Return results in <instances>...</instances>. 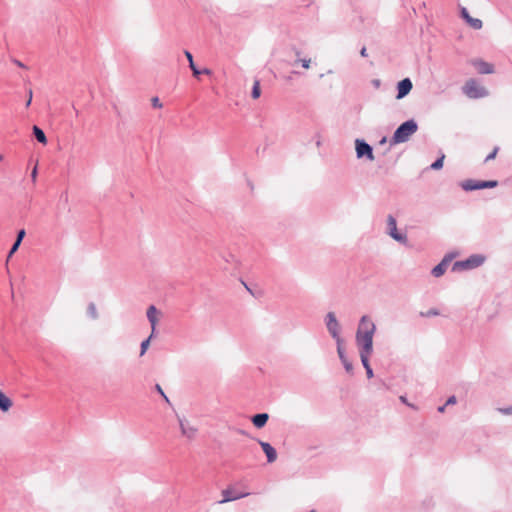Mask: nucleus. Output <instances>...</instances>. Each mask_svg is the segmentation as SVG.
<instances>
[{
    "instance_id": "nucleus-1",
    "label": "nucleus",
    "mask_w": 512,
    "mask_h": 512,
    "mask_svg": "<svg viewBox=\"0 0 512 512\" xmlns=\"http://www.w3.org/2000/svg\"><path fill=\"white\" fill-rule=\"evenodd\" d=\"M376 331V325L372 319L364 315L360 318L356 331V344L358 347L373 348V336Z\"/></svg>"
},
{
    "instance_id": "nucleus-2",
    "label": "nucleus",
    "mask_w": 512,
    "mask_h": 512,
    "mask_svg": "<svg viewBox=\"0 0 512 512\" xmlns=\"http://www.w3.org/2000/svg\"><path fill=\"white\" fill-rule=\"evenodd\" d=\"M418 124L414 119H409L401 123L394 131L390 143L391 145L404 143L417 131Z\"/></svg>"
},
{
    "instance_id": "nucleus-3",
    "label": "nucleus",
    "mask_w": 512,
    "mask_h": 512,
    "mask_svg": "<svg viewBox=\"0 0 512 512\" xmlns=\"http://www.w3.org/2000/svg\"><path fill=\"white\" fill-rule=\"evenodd\" d=\"M485 261V257L480 254H473L465 260L456 261L452 265V272H460L464 270H472L481 266Z\"/></svg>"
},
{
    "instance_id": "nucleus-4",
    "label": "nucleus",
    "mask_w": 512,
    "mask_h": 512,
    "mask_svg": "<svg viewBox=\"0 0 512 512\" xmlns=\"http://www.w3.org/2000/svg\"><path fill=\"white\" fill-rule=\"evenodd\" d=\"M463 93L471 99H479L488 96V90L478 84L475 79H469L464 84Z\"/></svg>"
},
{
    "instance_id": "nucleus-5",
    "label": "nucleus",
    "mask_w": 512,
    "mask_h": 512,
    "mask_svg": "<svg viewBox=\"0 0 512 512\" xmlns=\"http://www.w3.org/2000/svg\"><path fill=\"white\" fill-rule=\"evenodd\" d=\"M325 325H326V328H327L329 334L335 340L336 345L343 344V339L340 336L341 326H340L334 312H328L326 314Z\"/></svg>"
},
{
    "instance_id": "nucleus-6",
    "label": "nucleus",
    "mask_w": 512,
    "mask_h": 512,
    "mask_svg": "<svg viewBox=\"0 0 512 512\" xmlns=\"http://www.w3.org/2000/svg\"><path fill=\"white\" fill-rule=\"evenodd\" d=\"M461 188L465 191H474L481 189H490L498 186L497 180H474L467 179L461 182Z\"/></svg>"
},
{
    "instance_id": "nucleus-7",
    "label": "nucleus",
    "mask_w": 512,
    "mask_h": 512,
    "mask_svg": "<svg viewBox=\"0 0 512 512\" xmlns=\"http://www.w3.org/2000/svg\"><path fill=\"white\" fill-rule=\"evenodd\" d=\"M355 151L357 159L374 160L373 147L364 139L357 138L355 140Z\"/></svg>"
},
{
    "instance_id": "nucleus-8",
    "label": "nucleus",
    "mask_w": 512,
    "mask_h": 512,
    "mask_svg": "<svg viewBox=\"0 0 512 512\" xmlns=\"http://www.w3.org/2000/svg\"><path fill=\"white\" fill-rule=\"evenodd\" d=\"M387 228L389 236L395 241L407 245L408 239L406 234L400 233L397 230V222L393 215L389 214L387 217Z\"/></svg>"
},
{
    "instance_id": "nucleus-9",
    "label": "nucleus",
    "mask_w": 512,
    "mask_h": 512,
    "mask_svg": "<svg viewBox=\"0 0 512 512\" xmlns=\"http://www.w3.org/2000/svg\"><path fill=\"white\" fill-rule=\"evenodd\" d=\"M470 63L480 74H492L495 71L493 64L479 58L472 59Z\"/></svg>"
},
{
    "instance_id": "nucleus-10",
    "label": "nucleus",
    "mask_w": 512,
    "mask_h": 512,
    "mask_svg": "<svg viewBox=\"0 0 512 512\" xmlns=\"http://www.w3.org/2000/svg\"><path fill=\"white\" fill-rule=\"evenodd\" d=\"M413 88L410 78H404L397 83L396 99L400 100L406 97Z\"/></svg>"
},
{
    "instance_id": "nucleus-11",
    "label": "nucleus",
    "mask_w": 512,
    "mask_h": 512,
    "mask_svg": "<svg viewBox=\"0 0 512 512\" xmlns=\"http://www.w3.org/2000/svg\"><path fill=\"white\" fill-rule=\"evenodd\" d=\"M184 54L189 62V68L191 69L194 77L199 78V76L202 74L210 75L212 73L208 68L198 69L197 66H195L193 55L190 51L185 50Z\"/></svg>"
},
{
    "instance_id": "nucleus-12",
    "label": "nucleus",
    "mask_w": 512,
    "mask_h": 512,
    "mask_svg": "<svg viewBox=\"0 0 512 512\" xmlns=\"http://www.w3.org/2000/svg\"><path fill=\"white\" fill-rule=\"evenodd\" d=\"M259 445L261 446L263 452L267 457L268 463H273L277 459L276 449L268 442L258 440Z\"/></svg>"
},
{
    "instance_id": "nucleus-13",
    "label": "nucleus",
    "mask_w": 512,
    "mask_h": 512,
    "mask_svg": "<svg viewBox=\"0 0 512 512\" xmlns=\"http://www.w3.org/2000/svg\"><path fill=\"white\" fill-rule=\"evenodd\" d=\"M337 354L339 356V359L346 370L347 373L352 374L353 373V364L352 362L347 358L345 350L343 348V344L337 345Z\"/></svg>"
},
{
    "instance_id": "nucleus-14",
    "label": "nucleus",
    "mask_w": 512,
    "mask_h": 512,
    "mask_svg": "<svg viewBox=\"0 0 512 512\" xmlns=\"http://www.w3.org/2000/svg\"><path fill=\"white\" fill-rule=\"evenodd\" d=\"M222 494H223V500L220 501V503L238 500V499L248 496L250 493L236 492L235 490L228 488V489L224 490Z\"/></svg>"
},
{
    "instance_id": "nucleus-15",
    "label": "nucleus",
    "mask_w": 512,
    "mask_h": 512,
    "mask_svg": "<svg viewBox=\"0 0 512 512\" xmlns=\"http://www.w3.org/2000/svg\"><path fill=\"white\" fill-rule=\"evenodd\" d=\"M181 432L187 438H193L196 435L197 429L182 418H178Z\"/></svg>"
},
{
    "instance_id": "nucleus-16",
    "label": "nucleus",
    "mask_w": 512,
    "mask_h": 512,
    "mask_svg": "<svg viewBox=\"0 0 512 512\" xmlns=\"http://www.w3.org/2000/svg\"><path fill=\"white\" fill-rule=\"evenodd\" d=\"M372 352H373V348L359 347L361 363L365 370L367 369V367L368 368L371 367L370 362H369V357L372 354Z\"/></svg>"
},
{
    "instance_id": "nucleus-17",
    "label": "nucleus",
    "mask_w": 512,
    "mask_h": 512,
    "mask_svg": "<svg viewBox=\"0 0 512 512\" xmlns=\"http://www.w3.org/2000/svg\"><path fill=\"white\" fill-rule=\"evenodd\" d=\"M268 419L269 415L267 413H257L251 417V422L256 428L260 429L266 425Z\"/></svg>"
},
{
    "instance_id": "nucleus-18",
    "label": "nucleus",
    "mask_w": 512,
    "mask_h": 512,
    "mask_svg": "<svg viewBox=\"0 0 512 512\" xmlns=\"http://www.w3.org/2000/svg\"><path fill=\"white\" fill-rule=\"evenodd\" d=\"M157 313H158V310H157V308L154 305H150L148 307V309H147V318H148V321L151 324L152 334H154L155 330H156V324H157V321H158Z\"/></svg>"
},
{
    "instance_id": "nucleus-19",
    "label": "nucleus",
    "mask_w": 512,
    "mask_h": 512,
    "mask_svg": "<svg viewBox=\"0 0 512 512\" xmlns=\"http://www.w3.org/2000/svg\"><path fill=\"white\" fill-rule=\"evenodd\" d=\"M25 234H26V232H25L24 229H20L17 232L16 239H15L13 245L11 246V248L9 250V253H8V256H7L8 259L10 257H12V255L18 250L19 246L21 245V242H22L23 238L25 237Z\"/></svg>"
},
{
    "instance_id": "nucleus-20",
    "label": "nucleus",
    "mask_w": 512,
    "mask_h": 512,
    "mask_svg": "<svg viewBox=\"0 0 512 512\" xmlns=\"http://www.w3.org/2000/svg\"><path fill=\"white\" fill-rule=\"evenodd\" d=\"M12 407V400L0 390V410L7 412Z\"/></svg>"
},
{
    "instance_id": "nucleus-21",
    "label": "nucleus",
    "mask_w": 512,
    "mask_h": 512,
    "mask_svg": "<svg viewBox=\"0 0 512 512\" xmlns=\"http://www.w3.org/2000/svg\"><path fill=\"white\" fill-rule=\"evenodd\" d=\"M33 135L39 143H41V144L47 143V137H46L44 131L37 125L33 126Z\"/></svg>"
},
{
    "instance_id": "nucleus-22",
    "label": "nucleus",
    "mask_w": 512,
    "mask_h": 512,
    "mask_svg": "<svg viewBox=\"0 0 512 512\" xmlns=\"http://www.w3.org/2000/svg\"><path fill=\"white\" fill-rule=\"evenodd\" d=\"M447 265H446V261H441L440 263H438L431 271V274L438 278L440 276H442L445 271L447 270Z\"/></svg>"
},
{
    "instance_id": "nucleus-23",
    "label": "nucleus",
    "mask_w": 512,
    "mask_h": 512,
    "mask_svg": "<svg viewBox=\"0 0 512 512\" xmlns=\"http://www.w3.org/2000/svg\"><path fill=\"white\" fill-rule=\"evenodd\" d=\"M261 95V89H260V81L259 80H255L254 81V84H253V87H252V90H251V97L253 99H258Z\"/></svg>"
},
{
    "instance_id": "nucleus-24",
    "label": "nucleus",
    "mask_w": 512,
    "mask_h": 512,
    "mask_svg": "<svg viewBox=\"0 0 512 512\" xmlns=\"http://www.w3.org/2000/svg\"><path fill=\"white\" fill-rule=\"evenodd\" d=\"M444 158H445V155L442 154L440 157H438L431 165H430V169L431 170H440L442 167H443V164H444Z\"/></svg>"
},
{
    "instance_id": "nucleus-25",
    "label": "nucleus",
    "mask_w": 512,
    "mask_h": 512,
    "mask_svg": "<svg viewBox=\"0 0 512 512\" xmlns=\"http://www.w3.org/2000/svg\"><path fill=\"white\" fill-rule=\"evenodd\" d=\"M469 26H471L475 30H480L483 26V23L478 18H469L468 22H466Z\"/></svg>"
},
{
    "instance_id": "nucleus-26",
    "label": "nucleus",
    "mask_w": 512,
    "mask_h": 512,
    "mask_svg": "<svg viewBox=\"0 0 512 512\" xmlns=\"http://www.w3.org/2000/svg\"><path fill=\"white\" fill-rule=\"evenodd\" d=\"M87 314L89 317H91L94 320L98 318V312L96 309V305L93 302L89 303V305L87 307Z\"/></svg>"
},
{
    "instance_id": "nucleus-27",
    "label": "nucleus",
    "mask_w": 512,
    "mask_h": 512,
    "mask_svg": "<svg viewBox=\"0 0 512 512\" xmlns=\"http://www.w3.org/2000/svg\"><path fill=\"white\" fill-rule=\"evenodd\" d=\"M153 335L154 334L151 333V335L147 339L142 341V343L140 345V356H143L145 354V352L147 351L149 344H150V340L153 337Z\"/></svg>"
},
{
    "instance_id": "nucleus-28",
    "label": "nucleus",
    "mask_w": 512,
    "mask_h": 512,
    "mask_svg": "<svg viewBox=\"0 0 512 512\" xmlns=\"http://www.w3.org/2000/svg\"><path fill=\"white\" fill-rule=\"evenodd\" d=\"M438 315H440V312L436 308H431V309H429L426 312H421L420 313L421 317H433V316H438Z\"/></svg>"
},
{
    "instance_id": "nucleus-29",
    "label": "nucleus",
    "mask_w": 512,
    "mask_h": 512,
    "mask_svg": "<svg viewBox=\"0 0 512 512\" xmlns=\"http://www.w3.org/2000/svg\"><path fill=\"white\" fill-rule=\"evenodd\" d=\"M155 390L162 396L166 403L171 405L169 398L167 397V395L165 394V392L163 391L162 387L159 384L155 385Z\"/></svg>"
},
{
    "instance_id": "nucleus-30",
    "label": "nucleus",
    "mask_w": 512,
    "mask_h": 512,
    "mask_svg": "<svg viewBox=\"0 0 512 512\" xmlns=\"http://www.w3.org/2000/svg\"><path fill=\"white\" fill-rule=\"evenodd\" d=\"M296 63H301V66L305 69H308L310 67V63H311V60L308 59V58H304V59H297L294 64Z\"/></svg>"
},
{
    "instance_id": "nucleus-31",
    "label": "nucleus",
    "mask_w": 512,
    "mask_h": 512,
    "mask_svg": "<svg viewBox=\"0 0 512 512\" xmlns=\"http://www.w3.org/2000/svg\"><path fill=\"white\" fill-rule=\"evenodd\" d=\"M460 16L463 20H465V22H468L469 18H471L468 10L465 7L460 9Z\"/></svg>"
},
{
    "instance_id": "nucleus-32",
    "label": "nucleus",
    "mask_w": 512,
    "mask_h": 512,
    "mask_svg": "<svg viewBox=\"0 0 512 512\" xmlns=\"http://www.w3.org/2000/svg\"><path fill=\"white\" fill-rule=\"evenodd\" d=\"M498 150H499V148L495 147L493 149V151L486 156L484 162H488V161L494 159L496 157L497 153H498Z\"/></svg>"
},
{
    "instance_id": "nucleus-33",
    "label": "nucleus",
    "mask_w": 512,
    "mask_h": 512,
    "mask_svg": "<svg viewBox=\"0 0 512 512\" xmlns=\"http://www.w3.org/2000/svg\"><path fill=\"white\" fill-rule=\"evenodd\" d=\"M503 415H512V406L501 407L497 409Z\"/></svg>"
},
{
    "instance_id": "nucleus-34",
    "label": "nucleus",
    "mask_w": 512,
    "mask_h": 512,
    "mask_svg": "<svg viewBox=\"0 0 512 512\" xmlns=\"http://www.w3.org/2000/svg\"><path fill=\"white\" fill-rule=\"evenodd\" d=\"M152 106L154 108H161L162 107V103L160 102L158 97H153L152 98Z\"/></svg>"
},
{
    "instance_id": "nucleus-35",
    "label": "nucleus",
    "mask_w": 512,
    "mask_h": 512,
    "mask_svg": "<svg viewBox=\"0 0 512 512\" xmlns=\"http://www.w3.org/2000/svg\"><path fill=\"white\" fill-rule=\"evenodd\" d=\"M456 402H457L456 396L452 395V396L448 397L445 404H446V406H449V405L456 404Z\"/></svg>"
},
{
    "instance_id": "nucleus-36",
    "label": "nucleus",
    "mask_w": 512,
    "mask_h": 512,
    "mask_svg": "<svg viewBox=\"0 0 512 512\" xmlns=\"http://www.w3.org/2000/svg\"><path fill=\"white\" fill-rule=\"evenodd\" d=\"M453 257V254H447L441 261H446V265L448 266L449 263L452 261Z\"/></svg>"
},
{
    "instance_id": "nucleus-37",
    "label": "nucleus",
    "mask_w": 512,
    "mask_h": 512,
    "mask_svg": "<svg viewBox=\"0 0 512 512\" xmlns=\"http://www.w3.org/2000/svg\"><path fill=\"white\" fill-rule=\"evenodd\" d=\"M37 173H38V172H37V167H34V168H33V170H32V172H31V179H32V181H33V182H35V181H36Z\"/></svg>"
},
{
    "instance_id": "nucleus-38",
    "label": "nucleus",
    "mask_w": 512,
    "mask_h": 512,
    "mask_svg": "<svg viewBox=\"0 0 512 512\" xmlns=\"http://www.w3.org/2000/svg\"><path fill=\"white\" fill-rule=\"evenodd\" d=\"M365 371H366V375L369 379L374 376L373 369L371 367L370 368L367 367V369Z\"/></svg>"
},
{
    "instance_id": "nucleus-39",
    "label": "nucleus",
    "mask_w": 512,
    "mask_h": 512,
    "mask_svg": "<svg viewBox=\"0 0 512 512\" xmlns=\"http://www.w3.org/2000/svg\"><path fill=\"white\" fill-rule=\"evenodd\" d=\"M13 63H15L18 67L25 68V65L17 59H14Z\"/></svg>"
},
{
    "instance_id": "nucleus-40",
    "label": "nucleus",
    "mask_w": 512,
    "mask_h": 512,
    "mask_svg": "<svg viewBox=\"0 0 512 512\" xmlns=\"http://www.w3.org/2000/svg\"><path fill=\"white\" fill-rule=\"evenodd\" d=\"M360 55L362 57H366L367 56V49H366V47H362V49L360 50Z\"/></svg>"
},
{
    "instance_id": "nucleus-41",
    "label": "nucleus",
    "mask_w": 512,
    "mask_h": 512,
    "mask_svg": "<svg viewBox=\"0 0 512 512\" xmlns=\"http://www.w3.org/2000/svg\"><path fill=\"white\" fill-rule=\"evenodd\" d=\"M446 407H447L446 404H444L442 406H439L437 410H438V412L443 413L445 411Z\"/></svg>"
},
{
    "instance_id": "nucleus-42",
    "label": "nucleus",
    "mask_w": 512,
    "mask_h": 512,
    "mask_svg": "<svg viewBox=\"0 0 512 512\" xmlns=\"http://www.w3.org/2000/svg\"><path fill=\"white\" fill-rule=\"evenodd\" d=\"M400 401L406 405H408V401H407V398L405 396H400Z\"/></svg>"
},
{
    "instance_id": "nucleus-43",
    "label": "nucleus",
    "mask_w": 512,
    "mask_h": 512,
    "mask_svg": "<svg viewBox=\"0 0 512 512\" xmlns=\"http://www.w3.org/2000/svg\"><path fill=\"white\" fill-rule=\"evenodd\" d=\"M317 140H316V145L317 147H320L321 146V138H320V135H317Z\"/></svg>"
},
{
    "instance_id": "nucleus-44",
    "label": "nucleus",
    "mask_w": 512,
    "mask_h": 512,
    "mask_svg": "<svg viewBox=\"0 0 512 512\" xmlns=\"http://www.w3.org/2000/svg\"><path fill=\"white\" fill-rule=\"evenodd\" d=\"M31 102H32V100L28 98V100H26L25 106L29 107L31 105Z\"/></svg>"
},
{
    "instance_id": "nucleus-45",
    "label": "nucleus",
    "mask_w": 512,
    "mask_h": 512,
    "mask_svg": "<svg viewBox=\"0 0 512 512\" xmlns=\"http://www.w3.org/2000/svg\"><path fill=\"white\" fill-rule=\"evenodd\" d=\"M32 95H33V93H32V90L30 89V90L28 91V96H29L28 98H29V99H31V100H32Z\"/></svg>"
},
{
    "instance_id": "nucleus-46",
    "label": "nucleus",
    "mask_w": 512,
    "mask_h": 512,
    "mask_svg": "<svg viewBox=\"0 0 512 512\" xmlns=\"http://www.w3.org/2000/svg\"><path fill=\"white\" fill-rule=\"evenodd\" d=\"M295 54H296L297 56H300V54H301L300 50L295 49Z\"/></svg>"
},
{
    "instance_id": "nucleus-47",
    "label": "nucleus",
    "mask_w": 512,
    "mask_h": 512,
    "mask_svg": "<svg viewBox=\"0 0 512 512\" xmlns=\"http://www.w3.org/2000/svg\"><path fill=\"white\" fill-rule=\"evenodd\" d=\"M379 84H380V81H379V80H375V81H374V85L379 86Z\"/></svg>"
},
{
    "instance_id": "nucleus-48",
    "label": "nucleus",
    "mask_w": 512,
    "mask_h": 512,
    "mask_svg": "<svg viewBox=\"0 0 512 512\" xmlns=\"http://www.w3.org/2000/svg\"><path fill=\"white\" fill-rule=\"evenodd\" d=\"M407 406H409V407H411V408H413V409H416V407H415L413 404H411V403H408V405H407Z\"/></svg>"
},
{
    "instance_id": "nucleus-49",
    "label": "nucleus",
    "mask_w": 512,
    "mask_h": 512,
    "mask_svg": "<svg viewBox=\"0 0 512 512\" xmlns=\"http://www.w3.org/2000/svg\"><path fill=\"white\" fill-rule=\"evenodd\" d=\"M386 141V138L384 137L382 140H381V143H384Z\"/></svg>"
},
{
    "instance_id": "nucleus-50",
    "label": "nucleus",
    "mask_w": 512,
    "mask_h": 512,
    "mask_svg": "<svg viewBox=\"0 0 512 512\" xmlns=\"http://www.w3.org/2000/svg\"><path fill=\"white\" fill-rule=\"evenodd\" d=\"M310 512H317L315 509H311Z\"/></svg>"
}]
</instances>
